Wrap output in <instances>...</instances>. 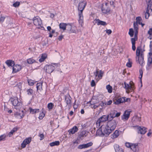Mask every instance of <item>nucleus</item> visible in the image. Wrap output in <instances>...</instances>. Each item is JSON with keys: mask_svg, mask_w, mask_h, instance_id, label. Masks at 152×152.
Returning a JSON list of instances; mask_svg holds the SVG:
<instances>
[{"mask_svg": "<svg viewBox=\"0 0 152 152\" xmlns=\"http://www.w3.org/2000/svg\"><path fill=\"white\" fill-rule=\"evenodd\" d=\"M109 120V115H103L98 119L96 122L97 127L100 126L102 123L105 122Z\"/></svg>", "mask_w": 152, "mask_h": 152, "instance_id": "3", "label": "nucleus"}, {"mask_svg": "<svg viewBox=\"0 0 152 152\" xmlns=\"http://www.w3.org/2000/svg\"><path fill=\"white\" fill-rule=\"evenodd\" d=\"M152 63V57H149L148 58V65L150 66Z\"/></svg>", "mask_w": 152, "mask_h": 152, "instance_id": "43", "label": "nucleus"}, {"mask_svg": "<svg viewBox=\"0 0 152 152\" xmlns=\"http://www.w3.org/2000/svg\"><path fill=\"white\" fill-rule=\"evenodd\" d=\"M107 104V103L105 102H103V101L99 102V103L98 104V105H97L98 106V107L101 106L102 107L101 108H100V109H102L103 108V107L105 105H106Z\"/></svg>", "mask_w": 152, "mask_h": 152, "instance_id": "34", "label": "nucleus"}, {"mask_svg": "<svg viewBox=\"0 0 152 152\" xmlns=\"http://www.w3.org/2000/svg\"><path fill=\"white\" fill-rule=\"evenodd\" d=\"M65 102L66 104V106H68L69 110L71 107V99L72 98L70 95L68 94L64 96Z\"/></svg>", "mask_w": 152, "mask_h": 152, "instance_id": "5", "label": "nucleus"}, {"mask_svg": "<svg viewBox=\"0 0 152 152\" xmlns=\"http://www.w3.org/2000/svg\"><path fill=\"white\" fill-rule=\"evenodd\" d=\"M103 74V72L102 70H100L99 72V73L98 74V78H99L98 80L102 78Z\"/></svg>", "mask_w": 152, "mask_h": 152, "instance_id": "40", "label": "nucleus"}, {"mask_svg": "<svg viewBox=\"0 0 152 152\" xmlns=\"http://www.w3.org/2000/svg\"><path fill=\"white\" fill-rule=\"evenodd\" d=\"M132 121L133 122L134 121L136 122H140L141 121V118L140 115L139 116L138 115L134 116L133 117Z\"/></svg>", "mask_w": 152, "mask_h": 152, "instance_id": "17", "label": "nucleus"}, {"mask_svg": "<svg viewBox=\"0 0 152 152\" xmlns=\"http://www.w3.org/2000/svg\"><path fill=\"white\" fill-rule=\"evenodd\" d=\"M16 114L17 116H20L21 118H23L24 116L23 110L21 111V113H16Z\"/></svg>", "mask_w": 152, "mask_h": 152, "instance_id": "39", "label": "nucleus"}, {"mask_svg": "<svg viewBox=\"0 0 152 152\" xmlns=\"http://www.w3.org/2000/svg\"><path fill=\"white\" fill-rule=\"evenodd\" d=\"M138 33V31H135L134 32V38H131V40H132V39H134L135 41H137V34Z\"/></svg>", "mask_w": 152, "mask_h": 152, "instance_id": "35", "label": "nucleus"}, {"mask_svg": "<svg viewBox=\"0 0 152 152\" xmlns=\"http://www.w3.org/2000/svg\"><path fill=\"white\" fill-rule=\"evenodd\" d=\"M20 2L19 1H16L13 4V7H18L20 5Z\"/></svg>", "mask_w": 152, "mask_h": 152, "instance_id": "50", "label": "nucleus"}, {"mask_svg": "<svg viewBox=\"0 0 152 152\" xmlns=\"http://www.w3.org/2000/svg\"><path fill=\"white\" fill-rule=\"evenodd\" d=\"M6 136L5 135H2L0 136V141L4 139L5 138Z\"/></svg>", "mask_w": 152, "mask_h": 152, "instance_id": "62", "label": "nucleus"}, {"mask_svg": "<svg viewBox=\"0 0 152 152\" xmlns=\"http://www.w3.org/2000/svg\"><path fill=\"white\" fill-rule=\"evenodd\" d=\"M101 10L103 13L107 14L110 12V9L109 7H104V5L102 4V6Z\"/></svg>", "mask_w": 152, "mask_h": 152, "instance_id": "14", "label": "nucleus"}, {"mask_svg": "<svg viewBox=\"0 0 152 152\" xmlns=\"http://www.w3.org/2000/svg\"><path fill=\"white\" fill-rule=\"evenodd\" d=\"M116 112H117V111L115 110H113L111 111L109 115H109V120H112L113 118H115L114 116Z\"/></svg>", "mask_w": 152, "mask_h": 152, "instance_id": "22", "label": "nucleus"}, {"mask_svg": "<svg viewBox=\"0 0 152 152\" xmlns=\"http://www.w3.org/2000/svg\"><path fill=\"white\" fill-rule=\"evenodd\" d=\"M134 31L132 28H130L129 29V34L131 37H133L134 35Z\"/></svg>", "mask_w": 152, "mask_h": 152, "instance_id": "42", "label": "nucleus"}, {"mask_svg": "<svg viewBox=\"0 0 152 152\" xmlns=\"http://www.w3.org/2000/svg\"><path fill=\"white\" fill-rule=\"evenodd\" d=\"M33 22L34 24L37 26H41L42 24L41 19L39 17H34L33 18Z\"/></svg>", "mask_w": 152, "mask_h": 152, "instance_id": "6", "label": "nucleus"}, {"mask_svg": "<svg viewBox=\"0 0 152 152\" xmlns=\"http://www.w3.org/2000/svg\"><path fill=\"white\" fill-rule=\"evenodd\" d=\"M21 69V66L20 65L16 64L13 66L12 67V73H16L20 71Z\"/></svg>", "mask_w": 152, "mask_h": 152, "instance_id": "13", "label": "nucleus"}, {"mask_svg": "<svg viewBox=\"0 0 152 152\" xmlns=\"http://www.w3.org/2000/svg\"><path fill=\"white\" fill-rule=\"evenodd\" d=\"M130 59H128L129 62L126 64V65L128 67H131L132 66V62L130 61Z\"/></svg>", "mask_w": 152, "mask_h": 152, "instance_id": "52", "label": "nucleus"}, {"mask_svg": "<svg viewBox=\"0 0 152 152\" xmlns=\"http://www.w3.org/2000/svg\"><path fill=\"white\" fill-rule=\"evenodd\" d=\"M132 143H129L128 142H126L125 143V145L127 148H130V147L132 145Z\"/></svg>", "mask_w": 152, "mask_h": 152, "instance_id": "54", "label": "nucleus"}, {"mask_svg": "<svg viewBox=\"0 0 152 152\" xmlns=\"http://www.w3.org/2000/svg\"><path fill=\"white\" fill-rule=\"evenodd\" d=\"M149 7L148 6V7H147V10H146V12H145V13H146V14H149V10H151V9H152V7Z\"/></svg>", "mask_w": 152, "mask_h": 152, "instance_id": "53", "label": "nucleus"}, {"mask_svg": "<svg viewBox=\"0 0 152 152\" xmlns=\"http://www.w3.org/2000/svg\"><path fill=\"white\" fill-rule=\"evenodd\" d=\"M115 152H123V151L121 148H120L119 145H115L114 146Z\"/></svg>", "mask_w": 152, "mask_h": 152, "instance_id": "25", "label": "nucleus"}, {"mask_svg": "<svg viewBox=\"0 0 152 152\" xmlns=\"http://www.w3.org/2000/svg\"><path fill=\"white\" fill-rule=\"evenodd\" d=\"M124 88L127 90H131L132 89V86L130 85V84H128L126 83L125 82L124 83Z\"/></svg>", "mask_w": 152, "mask_h": 152, "instance_id": "38", "label": "nucleus"}, {"mask_svg": "<svg viewBox=\"0 0 152 152\" xmlns=\"http://www.w3.org/2000/svg\"><path fill=\"white\" fill-rule=\"evenodd\" d=\"M117 123L115 120H109L106 126L105 127V129L104 132L107 135H109L113 131L116 126Z\"/></svg>", "mask_w": 152, "mask_h": 152, "instance_id": "1", "label": "nucleus"}, {"mask_svg": "<svg viewBox=\"0 0 152 152\" xmlns=\"http://www.w3.org/2000/svg\"><path fill=\"white\" fill-rule=\"evenodd\" d=\"M39 136L40 137V140H42L44 138V134H39Z\"/></svg>", "mask_w": 152, "mask_h": 152, "instance_id": "63", "label": "nucleus"}, {"mask_svg": "<svg viewBox=\"0 0 152 152\" xmlns=\"http://www.w3.org/2000/svg\"><path fill=\"white\" fill-rule=\"evenodd\" d=\"M5 63L7 65L8 67H13L15 65V62L12 60H7L5 62Z\"/></svg>", "mask_w": 152, "mask_h": 152, "instance_id": "21", "label": "nucleus"}, {"mask_svg": "<svg viewBox=\"0 0 152 152\" xmlns=\"http://www.w3.org/2000/svg\"><path fill=\"white\" fill-rule=\"evenodd\" d=\"M141 50V48L140 47H137L136 51V60L137 61L140 65L141 66H143V64L144 62V54L142 52L140 53V51Z\"/></svg>", "mask_w": 152, "mask_h": 152, "instance_id": "2", "label": "nucleus"}, {"mask_svg": "<svg viewBox=\"0 0 152 152\" xmlns=\"http://www.w3.org/2000/svg\"><path fill=\"white\" fill-rule=\"evenodd\" d=\"M130 148L134 152H138L139 148L138 143H132Z\"/></svg>", "mask_w": 152, "mask_h": 152, "instance_id": "15", "label": "nucleus"}, {"mask_svg": "<svg viewBox=\"0 0 152 152\" xmlns=\"http://www.w3.org/2000/svg\"><path fill=\"white\" fill-rule=\"evenodd\" d=\"M134 29L135 31H138V25L137 23H134Z\"/></svg>", "mask_w": 152, "mask_h": 152, "instance_id": "46", "label": "nucleus"}, {"mask_svg": "<svg viewBox=\"0 0 152 152\" xmlns=\"http://www.w3.org/2000/svg\"><path fill=\"white\" fill-rule=\"evenodd\" d=\"M106 89L107 90L108 92L111 93L112 92L113 88L110 85H107L106 86Z\"/></svg>", "mask_w": 152, "mask_h": 152, "instance_id": "36", "label": "nucleus"}, {"mask_svg": "<svg viewBox=\"0 0 152 152\" xmlns=\"http://www.w3.org/2000/svg\"><path fill=\"white\" fill-rule=\"evenodd\" d=\"M18 129V128L17 127H15L13 128L11 131L8 133V135L9 137H11L13 135V133L16 132Z\"/></svg>", "mask_w": 152, "mask_h": 152, "instance_id": "26", "label": "nucleus"}, {"mask_svg": "<svg viewBox=\"0 0 152 152\" xmlns=\"http://www.w3.org/2000/svg\"><path fill=\"white\" fill-rule=\"evenodd\" d=\"M136 22H134V23H137V24L138 23L139 24V23H141V21H142V18L140 17H136Z\"/></svg>", "mask_w": 152, "mask_h": 152, "instance_id": "44", "label": "nucleus"}, {"mask_svg": "<svg viewBox=\"0 0 152 152\" xmlns=\"http://www.w3.org/2000/svg\"><path fill=\"white\" fill-rule=\"evenodd\" d=\"M85 8V6L83 8V9H78L79 11L78 12V15L79 16V19L78 20L79 23H82L83 21V12Z\"/></svg>", "mask_w": 152, "mask_h": 152, "instance_id": "9", "label": "nucleus"}, {"mask_svg": "<svg viewBox=\"0 0 152 152\" xmlns=\"http://www.w3.org/2000/svg\"><path fill=\"white\" fill-rule=\"evenodd\" d=\"M27 94L28 95H32L33 93V91L32 89L29 88L27 90Z\"/></svg>", "mask_w": 152, "mask_h": 152, "instance_id": "49", "label": "nucleus"}, {"mask_svg": "<svg viewBox=\"0 0 152 152\" xmlns=\"http://www.w3.org/2000/svg\"><path fill=\"white\" fill-rule=\"evenodd\" d=\"M92 145L93 143L91 142L86 144L80 145H78L77 148L79 149L85 148L92 146Z\"/></svg>", "mask_w": 152, "mask_h": 152, "instance_id": "11", "label": "nucleus"}, {"mask_svg": "<svg viewBox=\"0 0 152 152\" xmlns=\"http://www.w3.org/2000/svg\"><path fill=\"white\" fill-rule=\"evenodd\" d=\"M139 73L140 74V77H139L140 79H141L142 78L143 75V71L142 69H140L139 70Z\"/></svg>", "mask_w": 152, "mask_h": 152, "instance_id": "57", "label": "nucleus"}, {"mask_svg": "<svg viewBox=\"0 0 152 152\" xmlns=\"http://www.w3.org/2000/svg\"><path fill=\"white\" fill-rule=\"evenodd\" d=\"M74 27H72L71 25L69 23L66 24V30L69 33H76V31L74 29Z\"/></svg>", "mask_w": 152, "mask_h": 152, "instance_id": "8", "label": "nucleus"}, {"mask_svg": "<svg viewBox=\"0 0 152 152\" xmlns=\"http://www.w3.org/2000/svg\"><path fill=\"white\" fill-rule=\"evenodd\" d=\"M28 85L30 86H32L33 85L34 83V81L32 80L31 79H28Z\"/></svg>", "mask_w": 152, "mask_h": 152, "instance_id": "48", "label": "nucleus"}, {"mask_svg": "<svg viewBox=\"0 0 152 152\" xmlns=\"http://www.w3.org/2000/svg\"><path fill=\"white\" fill-rule=\"evenodd\" d=\"M9 101H10L12 104L15 107H17L20 105L21 103L18 100V98L15 97H11Z\"/></svg>", "mask_w": 152, "mask_h": 152, "instance_id": "4", "label": "nucleus"}, {"mask_svg": "<svg viewBox=\"0 0 152 152\" xmlns=\"http://www.w3.org/2000/svg\"><path fill=\"white\" fill-rule=\"evenodd\" d=\"M47 57L46 54H42L41 58L39 59V61L40 62L43 61Z\"/></svg>", "mask_w": 152, "mask_h": 152, "instance_id": "33", "label": "nucleus"}, {"mask_svg": "<svg viewBox=\"0 0 152 152\" xmlns=\"http://www.w3.org/2000/svg\"><path fill=\"white\" fill-rule=\"evenodd\" d=\"M91 101H89V102H88L87 103H90V104L91 105H94L92 107V108H94V109H96V108L98 107V106H97V105H94L95 104H96V103H95V102H93L92 103H91Z\"/></svg>", "mask_w": 152, "mask_h": 152, "instance_id": "47", "label": "nucleus"}, {"mask_svg": "<svg viewBox=\"0 0 152 152\" xmlns=\"http://www.w3.org/2000/svg\"><path fill=\"white\" fill-rule=\"evenodd\" d=\"M87 4V2L86 1H83L80 2L79 4L78 9H83L84 6H85V7Z\"/></svg>", "mask_w": 152, "mask_h": 152, "instance_id": "20", "label": "nucleus"}, {"mask_svg": "<svg viewBox=\"0 0 152 152\" xmlns=\"http://www.w3.org/2000/svg\"><path fill=\"white\" fill-rule=\"evenodd\" d=\"M98 70L99 69H96V71L94 73V75L96 77H98V74L99 73Z\"/></svg>", "mask_w": 152, "mask_h": 152, "instance_id": "56", "label": "nucleus"}, {"mask_svg": "<svg viewBox=\"0 0 152 152\" xmlns=\"http://www.w3.org/2000/svg\"><path fill=\"white\" fill-rule=\"evenodd\" d=\"M96 85L95 82L94 80H92L91 82V86L92 87L95 86Z\"/></svg>", "mask_w": 152, "mask_h": 152, "instance_id": "58", "label": "nucleus"}, {"mask_svg": "<svg viewBox=\"0 0 152 152\" xmlns=\"http://www.w3.org/2000/svg\"><path fill=\"white\" fill-rule=\"evenodd\" d=\"M54 66L52 65H46L44 67V70L47 73H50L54 70Z\"/></svg>", "mask_w": 152, "mask_h": 152, "instance_id": "7", "label": "nucleus"}, {"mask_svg": "<svg viewBox=\"0 0 152 152\" xmlns=\"http://www.w3.org/2000/svg\"><path fill=\"white\" fill-rule=\"evenodd\" d=\"M66 25V23H61L59 25L60 28L62 29L63 31L65 30Z\"/></svg>", "mask_w": 152, "mask_h": 152, "instance_id": "29", "label": "nucleus"}, {"mask_svg": "<svg viewBox=\"0 0 152 152\" xmlns=\"http://www.w3.org/2000/svg\"><path fill=\"white\" fill-rule=\"evenodd\" d=\"M78 130V128L77 126H75L72 129H70L68 131L70 134H73Z\"/></svg>", "mask_w": 152, "mask_h": 152, "instance_id": "19", "label": "nucleus"}, {"mask_svg": "<svg viewBox=\"0 0 152 152\" xmlns=\"http://www.w3.org/2000/svg\"><path fill=\"white\" fill-rule=\"evenodd\" d=\"M132 43V50L133 51H135L136 50V47H135V41L134 40V39H133L132 40H131Z\"/></svg>", "mask_w": 152, "mask_h": 152, "instance_id": "37", "label": "nucleus"}, {"mask_svg": "<svg viewBox=\"0 0 152 152\" xmlns=\"http://www.w3.org/2000/svg\"><path fill=\"white\" fill-rule=\"evenodd\" d=\"M26 145L27 144L26 143H25V142L23 141L21 144V147L23 148H24L26 147Z\"/></svg>", "mask_w": 152, "mask_h": 152, "instance_id": "60", "label": "nucleus"}, {"mask_svg": "<svg viewBox=\"0 0 152 152\" xmlns=\"http://www.w3.org/2000/svg\"><path fill=\"white\" fill-rule=\"evenodd\" d=\"M94 21H96V23H97L98 25H101L104 26L107 25V23L99 19H95Z\"/></svg>", "mask_w": 152, "mask_h": 152, "instance_id": "18", "label": "nucleus"}, {"mask_svg": "<svg viewBox=\"0 0 152 152\" xmlns=\"http://www.w3.org/2000/svg\"><path fill=\"white\" fill-rule=\"evenodd\" d=\"M148 33L150 35H152V28H151L149 29L148 31Z\"/></svg>", "mask_w": 152, "mask_h": 152, "instance_id": "64", "label": "nucleus"}, {"mask_svg": "<svg viewBox=\"0 0 152 152\" xmlns=\"http://www.w3.org/2000/svg\"><path fill=\"white\" fill-rule=\"evenodd\" d=\"M15 86L18 87L19 89H21L22 88L21 83L20 82L18 83Z\"/></svg>", "mask_w": 152, "mask_h": 152, "instance_id": "55", "label": "nucleus"}, {"mask_svg": "<svg viewBox=\"0 0 152 152\" xmlns=\"http://www.w3.org/2000/svg\"><path fill=\"white\" fill-rule=\"evenodd\" d=\"M60 144V142L58 141H56L55 142H52L50 143V146L52 147L55 145H58Z\"/></svg>", "mask_w": 152, "mask_h": 152, "instance_id": "31", "label": "nucleus"}, {"mask_svg": "<svg viewBox=\"0 0 152 152\" xmlns=\"http://www.w3.org/2000/svg\"><path fill=\"white\" fill-rule=\"evenodd\" d=\"M103 126V125H102V126L98 129L96 132V135H103V136H105V137H107L108 135H107V134L104 132V131L105 129V127L104 128V129H103V131H102V128Z\"/></svg>", "mask_w": 152, "mask_h": 152, "instance_id": "10", "label": "nucleus"}, {"mask_svg": "<svg viewBox=\"0 0 152 152\" xmlns=\"http://www.w3.org/2000/svg\"><path fill=\"white\" fill-rule=\"evenodd\" d=\"M45 115V114L43 112L40 113L39 114V118L40 119H42Z\"/></svg>", "mask_w": 152, "mask_h": 152, "instance_id": "51", "label": "nucleus"}, {"mask_svg": "<svg viewBox=\"0 0 152 152\" xmlns=\"http://www.w3.org/2000/svg\"><path fill=\"white\" fill-rule=\"evenodd\" d=\"M27 62L29 64H32L36 62V61L34 59L32 58H30L27 59Z\"/></svg>", "mask_w": 152, "mask_h": 152, "instance_id": "32", "label": "nucleus"}, {"mask_svg": "<svg viewBox=\"0 0 152 152\" xmlns=\"http://www.w3.org/2000/svg\"><path fill=\"white\" fill-rule=\"evenodd\" d=\"M87 132V131L86 130L82 131L79 135V138L81 139V137H83L84 136H86L87 135L86 134V133Z\"/></svg>", "mask_w": 152, "mask_h": 152, "instance_id": "28", "label": "nucleus"}, {"mask_svg": "<svg viewBox=\"0 0 152 152\" xmlns=\"http://www.w3.org/2000/svg\"><path fill=\"white\" fill-rule=\"evenodd\" d=\"M124 99H123L122 98H120L117 99L114 102V104H115L118 105L121 103L124 102Z\"/></svg>", "mask_w": 152, "mask_h": 152, "instance_id": "23", "label": "nucleus"}, {"mask_svg": "<svg viewBox=\"0 0 152 152\" xmlns=\"http://www.w3.org/2000/svg\"><path fill=\"white\" fill-rule=\"evenodd\" d=\"M146 128L143 126H138L137 128V132L138 134L140 133L141 134H144L147 132Z\"/></svg>", "mask_w": 152, "mask_h": 152, "instance_id": "12", "label": "nucleus"}, {"mask_svg": "<svg viewBox=\"0 0 152 152\" xmlns=\"http://www.w3.org/2000/svg\"><path fill=\"white\" fill-rule=\"evenodd\" d=\"M31 140V138L28 137L25 139L24 141L27 144L29 143Z\"/></svg>", "mask_w": 152, "mask_h": 152, "instance_id": "45", "label": "nucleus"}, {"mask_svg": "<svg viewBox=\"0 0 152 152\" xmlns=\"http://www.w3.org/2000/svg\"><path fill=\"white\" fill-rule=\"evenodd\" d=\"M119 132L118 130H116L111 135V138L114 139L117 138L119 135Z\"/></svg>", "mask_w": 152, "mask_h": 152, "instance_id": "24", "label": "nucleus"}, {"mask_svg": "<svg viewBox=\"0 0 152 152\" xmlns=\"http://www.w3.org/2000/svg\"><path fill=\"white\" fill-rule=\"evenodd\" d=\"M130 85L132 86V89L133 90L134 89V84L132 82H131L130 83Z\"/></svg>", "mask_w": 152, "mask_h": 152, "instance_id": "59", "label": "nucleus"}, {"mask_svg": "<svg viewBox=\"0 0 152 152\" xmlns=\"http://www.w3.org/2000/svg\"><path fill=\"white\" fill-rule=\"evenodd\" d=\"M130 113V111H125L123 115L121 116L122 119L127 120L129 117Z\"/></svg>", "mask_w": 152, "mask_h": 152, "instance_id": "16", "label": "nucleus"}, {"mask_svg": "<svg viewBox=\"0 0 152 152\" xmlns=\"http://www.w3.org/2000/svg\"><path fill=\"white\" fill-rule=\"evenodd\" d=\"M54 106V104L52 103H50L48 104L47 107L49 110H52Z\"/></svg>", "mask_w": 152, "mask_h": 152, "instance_id": "41", "label": "nucleus"}, {"mask_svg": "<svg viewBox=\"0 0 152 152\" xmlns=\"http://www.w3.org/2000/svg\"><path fill=\"white\" fill-rule=\"evenodd\" d=\"M42 83L41 82L38 83H37L36 87L37 91L38 90L41 91L42 90Z\"/></svg>", "mask_w": 152, "mask_h": 152, "instance_id": "30", "label": "nucleus"}, {"mask_svg": "<svg viewBox=\"0 0 152 152\" xmlns=\"http://www.w3.org/2000/svg\"><path fill=\"white\" fill-rule=\"evenodd\" d=\"M106 32V33L108 34V35H109L112 33V31L110 29H107L105 30Z\"/></svg>", "mask_w": 152, "mask_h": 152, "instance_id": "61", "label": "nucleus"}, {"mask_svg": "<svg viewBox=\"0 0 152 152\" xmlns=\"http://www.w3.org/2000/svg\"><path fill=\"white\" fill-rule=\"evenodd\" d=\"M29 110L30 113L32 114H34L36 113L39 112V109H33L31 107H29Z\"/></svg>", "mask_w": 152, "mask_h": 152, "instance_id": "27", "label": "nucleus"}]
</instances>
